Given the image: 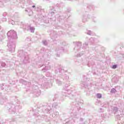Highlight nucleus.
<instances>
[{"label":"nucleus","instance_id":"7ed1b4c3","mask_svg":"<svg viewBox=\"0 0 124 124\" xmlns=\"http://www.w3.org/2000/svg\"><path fill=\"white\" fill-rule=\"evenodd\" d=\"M32 7L34 8V7H35V6L33 5V6H32Z\"/></svg>","mask_w":124,"mask_h":124},{"label":"nucleus","instance_id":"f257e3e1","mask_svg":"<svg viewBox=\"0 0 124 124\" xmlns=\"http://www.w3.org/2000/svg\"><path fill=\"white\" fill-rule=\"evenodd\" d=\"M96 95H97V98H101V97H102V95H101V93H97Z\"/></svg>","mask_w":124,"mask_h":124},{"label":"nucleus","instance_id":"f03ea898","mask_svg":"<svg viewBox=\"0 0 124 124\" xmlns=\"http://www.w3.org/2000/svg\"><path fill=\"white\" fill-rule=\"evenodd\" d=\"M112 68H113V69H115L117 68V65H113L112 66Z\"/></svg>","mask_w":124,"mask_h":124}]
</instances>
